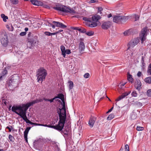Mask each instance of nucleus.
Here are the masks:
<instances>
[{
    "label": "nucleus",
    "instance_id": "obj_55",
    "mask_svg": "<svg viewBox=\"0 0 151 151\" xmlns=\"http://www.w3.org/2000/svg\"><path fill=\"white\" fill-rule=\"evenodd\" d=\"M55 99L56 98H55V97L53 99H49V101H50L51 103L53 102V100Z\"/></svg>",
    "mask_w": 151,
    "mask_h": 151
},
{
    "label": "nucleus",
    "instance_id": "obj_16",
    "mask_svg": "<svg viewBox=\"0 0 151 151\" xmlns=\"http://www.w3.org/2000/svg\"><path fill=\"white\" fill-rule=\"evenodd\" d=\"M51 128H53L59 131H61L63 129V127L59 124L58 123L57 125H51Z\"/></svg>",
    "mask_w": 151,
    "mask_h": 151
},
{
    "label": "nucleus",
    "instance_id": "obj_47",
    "mask_svg": "<svg viewBox=\"0 0 151 151\" xmlns=\"http://www.w3.org/2000/svg\"><path fill=\"white\" fill-rule=\"evenodd\" d=\"M51 32H45V34L46 35L51 36Z\"/></svg>",
    "mask_w": 151,
    "mask_h": 151
},
{
    "label": "nucleus",
    "instance_id": "obj_8",
    "mask_svg": "<svg viewBox=\"0 0 151 151\" xmlns=\"http://www.w3.org/2000/svg\"><path fill=\"white\" fill-rule=\"evenodd\" d=\"M139 42V40L137 38H134V40L131 41L129 43V47L128 50L133 48L137 45Z\"/></svg>",
    "mask_w": 151,
    "mask_h": 151
},
{
    "label": "nucleus",
    "instance_id": "obj_6",
    "mask_svg": "<svg viewBox=\"0 0 151 151\" xmlns=\"http://www.w3.org/2000/svg\"><path fill=\"white\" fill-rule=\"evenodd\" d=\"M19 77L17 75L14 76L9 81V86H14L17 87L19 82Z\"/></svg>",
    "mask_w": 151,
    "mask_h": 151
},
{
    "label": "nucleus",
    "instance_id": "obj_7",
    "mask_svg": "<svg viewBox=\"0 0 151 151\" xmlns=\"http://www.w3.org/2000/svg\"><path fill=\"white\" fill-rule=\"evenodd\" d=\"M147 27H145L143 28L141 31V33L139 34V38L141 39L142 43L146 39Z\"/></svg>",
    "mask_w": 151,
    "mask_h": 151
},
{
    "label": "nucleus",
    "instance_id": "obj_13",
    "mask_svg": "<svg viewBox=\"0 0 151 151\" xmlns=\"http://www.w3.org/2000/svg\"><path fill=\"white\" fill-rule=\"evenodd\" d=\"M130 93H131V91H129L128 92H125V93H123L121 96H119L117 98V99L116 100V101H118L122 99L125 98L126 96L129 95Z\"/></svg>",
    "mask_w": 151,
    "mask_h": 151
},
{
    "label": "nucleus",
    "instance_id": "obj_64",
    "mask_svg": "<svg viewBox=\"0 0 151 151\" xmlns=\"http://www.w3.org/2000/svg\"><path fill=\"white\" fill-rule=\"evenodd\" d=\"M24 30L25 31V32H26L27 31H28V29L27 27H26V28H25L24 29Z\"/></svg>",
    "mask_w": 151,
    "mask_h": 151
},
{
    "label": "nucleus",
    "instance_id": "obj_52",
    "mask_svg": "<svg viewBox=\"0 0 151 151\" xmlns=\"http://www.w3.org/2000/svg\"><path fill=\"white\" fill-rule=\"evenodd\" d=\"M127 55V56H125V57L126 58H128L129 57V56H128V55H129V52H127L126 53V55Z\"/></svg>",
    "mask_w": 151,
    "mask_h": 151
},
{
    "label": "nucleus",
    "instance_id": "obj_60",
    "mask_svg": "<svg viewBox=\"0 0 151 151\" xmlns=\"http://www.w3.org/2000/svg\"><path fill=\"white\" fill-rule=\"evenodd\" d=\"M24 138L26 141L27 142L28 140H27V136H26V137H25V136H24Z\"/></svg>",
    "mask_w": 151,
    "mask_h": 151
},
{
    "label": "nucleus",
    "instance_id": "obj_40",
    "mask_svg": "<svg viewBox=\"0 0 151 151\" xmlns=\"http://www.w3.org/2000/svg\"><path fill=\"white\" fill-rule=\"evenodd\" d=\"M98 2V0H90L88 1V3L89 4L93 3Z\"/></svg>",
    "mask_w": 151,
    "mask_h": 151
},
{
    "label": "nucleus",
    "instance_id": "obj_43",
    "mask_svg": "<svg viewBox=\"0 0 151 151\" xmlns=\"http://www.w3.org/2000/svg\"><path fill=\"white\" fill-rule=\"evenodd\" d=\"M26 34V32H21L20 33L19 35L21 36H23L25 35Z\"/></svg>",
    "mask_w": 151,
    "mask_h": 151
},
{
    "label": "nucleus",
    "instance_id": "obj_48",
    "mask_svg": "<svg viewBox=\"0 0 151 151\" xmlns=\"http://www.w3.org/2000/svg\"><path fill=\"white\" fill-rule=\"evenodd\" d=\"M104 16L105 17L106 16V17L108 18H110L112 16V14H110L108 15H107V14H104Z\"/></svg>",
    "mask_w": 151,
    "mask_h": 151
},
{
    "label": "nucleus",
    "instance_id": "obj_38",
    "mask_svg": "<svg viewBox=\"0 0 151 151\" xmlns=\"http://www.w3.org/2000/svg\"><path fill=\"white\" fill-rule=\"evenodd\" d=\"M132 96L136 97L137 96V93L136 91H134L132 92L131 94Z\"/></svg>",
    "mask_w": 151,
    "mask_h": 151
},
{
    "label": "nucleus",
    "instance_id": "obj_33",
    "mask_svg": "<svg viewBox=\"0 0 151 151\" xmlns=\"http://www.w3.org/2000/svg\"><path fill=\"white\" fill-rule=\"evenodd\" d=\"M7 74V71L6 69H4L2 72L1 73L0 75L2 76Z\"/></svg>",
    "mask_w": 151,
    "mask_h": 151
},
{
    "label": "nucleus",
    "instance_id": "obj_50",
    "mask_svg": "<svg viewBox=\"0 0 151 151\" xmlns=\"http://www.w3.org/2000/svg\"><path fill=\"white\" fill-rule=\"evenodd\" d=\"M129 33V31L128 30H127L126 31H125L124 33V35H128Z\"/></svg>",
    "mask_w": 151,
    "mask_h": 151
},
{
    "label": "nucleus",
    "instance_id": "obj_14",
    "mask_svg": "<svg viewBox=\"0 0 151 151\" xmlns=\"http://www.w3.org/2000/svg\"><path fill=\"white\" fill-rule=\"evenodd\" d=\"M121 16H115L113 17V21L116 23H121Z\"/></svg>",
    "mask_w": 151,
    "mask_h": 151
},
{
    "label": "nucleus",
    "instance_id": "obj_34",
    "mask_svg": "<svg viewBox=\"0 0 151 151\" xmlns=\"http://www.w3.org/2000/svg\"><path fill=\"white\" fill-rule=\"evenodd\" d=\"M12 3L14 4H17L18 3V0H10Z\"/></svg>",
    "mask_w": 151,
    "mask_h": 151
},
{
    "label": "nucleus",
    "instance_id": "obj_44",
    "mask_svg": "<svg viewBox=\"0 0 151 151\" xmlns=\"http://www.w3.org/2000/svg\"><path fill=\"white\" fill-rule=\"evenodd\" d=\"M148 95L149 96H151V89L148 90L147 91Z\"/></svg>",
    "mask_w": 151,
    "mask_h": 151
},
{
    "label": "nucleus",
    "instance_id": "obj_54",
    "mask_svg": "<svg viewBox=\"0 0 151 151\" xmlns=\"http://www.w3.org/2000/svg\"><path fill=\"white\" fill-rule=\"evenodd\" d=\"M141 74H142V73L140 71H139L137 73V76L139 77L140 76H141Z\"/></svg>",
    "mask_w": 151,
    "mask_h": 151
},
{
    "label": "nucleus",
    "instance_id": "obj_2",
    "mask_svg": "<svg viewBox=\"0 0 151 151\" xmlns=\"http://www.w3.org/2000/svg\"><path fill=\"white\" fill-rule=\"evenodd\" d=\"M53 8L55 10L63 12L69 13L71 14L76 13V11L73 9L69 7H66L61 4H57L55 6L53 7Z\"/></svg>",
    "mask_w": 151,
    "mask_h": 151
},
{
    "label": "nucleus",
    "instance_id": "obj_5",
    "mask_svg": "<svg viewBox=\"0 0 151 151\" xmlns=\"http://www.w3.org/2000/svg\"><path fill=\"white\" fill-rule=\"evenodd\" d=\"M58 113L59 117V121L58 123L63 128L66 117V112H61V111H58Z\"/></svg>",
    "mask_w": 151,
    "mask_h": 151
},
{
    "label": "nucleus",
    "instance_id": "obj_15",
    "mask_svg": "<svg viewBox=\"0 0 151 151\" xmlns=\"http://www.w3.org/2000/svg\"><path fill=\"white\" fill-rule=\"evenodd\" d=\"M87 25L90 27H94L97 26V24L96 22H93L90 21L88 22Z\"/></svg>",
    "mask_w": 151,
    "mask_h": 151
},
{
    "label": "nucleus",
    "instance_id": "obj_32",
    "mask_svg": "<svg viewBox=\"0 0 151 151\" xmlns=\"http://www.w3.org/2000/svg\"><path fill=\"white\" fill-rule=\"evenodd\" d=\"M94 32L92 31L88 32H86V34L89 36H91L93 35L94 34Z\"/></svg>",
    "mask_w": 151,
    "mask_h": 151
},
{
    "label": "nucleus",
    "instance_id": "obj_42",
    "mask_svg": "<svg viewBox=\"0 0 151 151\" xmlns=\"http://www.w3.org/2000/svg\"><path fill=\"white\" fill-rule=\"evenodd\" d=\"M125 151H129V146L128 145H126L125 146Z\"/></svg>",
    "mask_w": 151,
    "mask_h": 151
},
{
    "label": "nucleus",
    "instance_id": "obj_27",
    "mask_svg": "<svg viewBox=\"0 0 151 151\" xmlns=\"http://www.w3.org/2000/svg\"><path fill=\"white\" fill-rule=\"evenodd\" d=\"M1 17L3 19V20L4 22L6 21V19H8L7 16H6L4 14H1Z\"/></svg>",
    "mask_w": 151,
    "mask_h": 151
},
{
    "label": "nucleus",
    "instance_id": "obj_63",
    "mask_svg": "<svg viewBox=\"0 0 151 151\" xmlns=\"http://www.w3.org/2000/svg\"><path fill=\"white\" fill-rule=\"evenodd\" d=\"M31 34V32H29V33L28 34V37H30Z\"/></svg>",
    "mask_w": 151,
    "mask_h": 151
},
{
    "label": "nucleus",
    "instance_id": "obj_1",
    "mask_svg": "<svg viewBox=\"0 0 151 151\" xmlns=\"http://www.w3.org/2000/svg\"><path fill=\"white\" fill-rule=\"evenodd\" d=\"M43 99H36L31 102L27 103L26 104H24L22 106H13L12 108V110L13 111H15V110H19V108H21L22 111H26L29 107L33 104L42 101Z\"/></svg>",
    "mask_w": 151,
    "mask_h": 151
},
{
    "label": "nucleus",
    "instance_id": "obj_45",
    "mask_svg": "<svg viewBox=\"0 0 151 151\" xmlns=\"http://www.w3.org/2000/svg\"><path fill=\"white\" fill-rule=\"evenodd\" d=\"M148 72L150 73V75H151V64L149 65Z\"/></svg>",
    "mask_w": 151,
    "mask_h": 151
},
{
    "label": "nucleus",
    "instance_id": "obj_62",
    "mask_svg": "<svg viewBox=\"0 0 151 151\" xmlns=\"http://www.w3.org/2000/svg\"><path fill=\"white\" fill-rule=\"evenodd\" d=\"M63 31V30H62V29H60V30H59L58 32H57V34L58 33H60L62 32Z\"/></svg>",
    "mask_w": 151,
    "mask_h": 151
},
{
    "label": "nucleus",
    "instance_id": "obj_20",
    "mask_svg": "<svg viewBox=\"0 0 151 151\" xmlns=\"http://www.w3.org/2000/svg\"><path fill=\"white\" fill-rule=\"evenodd\" d=\"M55 97L56 99L59 98L62 101L64 100V95L62 93H59L58 94L57 96H55Z\"/></svg>",
    "mask_w": 151,
    "mask_h": 151
},
{
    "label": "nucleus",
    "instance_id": "obj_19",
    "mask_svg": "<svg viewBox=\"0 0 151 151\" xmlns=\"http://www.w3.org/2000/svg\"><path fill=\"white\" fill-rule=\"evenodd\" d=\"M95 122V119L94 118H91L89 120L88 124L91 127L93 126Z\"/></svg>",
    "mask_w": 151,
    "mask_h": 151
},
{
    "label": "nucleus",
    "instance_id": "obj_46",
    "mask_svg": "<svg viewBox=\"0 0 151 151\" xmlns=\"http://www.w3.org/2000/svg\"><path fill=\"white\" fill-rule=\"evenodd\" d=\"M11 128L13 129L12 126H9V127L7 126L6 127V129H8L9 130V132H10L11 131Z\"/></svg>",
    "mask_w": 151,
    "mask_h": 151
},
{
    "label": "nucleus",
    "instance_id": "obj_59",
    "mask_svg": "<svg viewBox=\"0 0 151 151\" xmlns=\"http://www.w3.org/2000/svg\"><path fill=\"white\" fill-rule=\"evenodd\" d=\"M57 34V32H54V33H51V35H55Z\"/></svg>",
    "mask_w": 151,
    "mask_h": 151
},
{
    "label": "nucleus",
    "instance_id": "obj_4",
    "mask_svg": "<svg viewBox=\"0 0 151 151\" xmlns=\"http://www.w3.org/2000/svg\"><path fill=\"white\" fill-rule=\"evenodd\" d=\"M19 110H15L14 111L18 115L22 118L27 123L29 124L32 125H34L35 123L31 122L27 118L26 116V111H22L21 108H19Z\"/></svg>",
    "mask_w": 151,
    "mask_h": 151
},
{
    "label": "nucleus",
    "instance_id": "obj_30",
    "mask_svg": "<svg viewBox=\"0 0 151 151\" xmlns=\"http://www.w3.org/2000/svg\"><path fill=\"white\" fill-rule=\"evenodd\" d=\"M114 116V115L113 114H111L109 115L107 118V119L108 120H111L113 119Z\"/></svg>",
    "mask_w": 151,
    "mask_h": 151
},
{
    "label": "nucleus",
    "instance_id": "obj_51",
    "mask_svg": "<svg viewBox=\"0 0 151 151\" xmlns=\"http://www.w3.org/2000/svg\"><path fill=\"white\" fill-rule=\"evenodd\" d=\"M71 29H73L74 30H78L79 28L78 27H72Z\"/></svg>",
    "mask_w": 151,
    "mask_h": 151
},
{
    "label": "nucleus",
    "instance_id": "obj_28",
    "mask_svg": "<svg viewBox=\"0 0 151 151\" xmlns=\"http://www.w3.org/2000/svg\"><path fill=\"white\" fill-rule=\"evenodd\" d=\"M68 83L69 84V87L70 89H71L73 87V82L71 81H69Z\"/></svg>",
    "mask_w": 151,
    "mask_h": 151
},
{
    "label": "nucleus",
    "instance_id": "obj_25",
    "mask_svg": "<svg viewBox=\"0 0 151 151\" xmlns=\"http://www.w3.org/2000/svg\"><path fill=\"white\" fill-rule=\"evenodd\" d=\"M63 104L62 106L63 107L61 109H60V111H61V110H63V112H64V113L66 112V109H65V100L63 101H62Z\"/></svg>",
    "mask_w": 151,
    "mask_h": 151
},
{
    "label": "nucleus",
    "instance_id": "obj_12",
    "mask_svg": "<svg viewBox=\"0 0 151 151\" xmlns=\"http://www.w3.org/2000/svg\"><path fill=\"white\" fill-rule=\"evenodd\" d=\"M52 23L53 24H55V26L57 27L63 28L67 27V26L66 25L64 24L63 23L60 22H59L53 21Z\"/></svg>",
    "mask_w": 151,
    "mask_h": 151
},
{
    "label": "nucleus",
    "instance_id": "obj_18",
    "mask_svg": "<svg viewBox=\"0 0 151 151\" xmlns=\"http://www.w3.org/2000/svg\"><path fill=\"white\" fill-rule=\"evenodd\" d=\"M111 25V22L108 21L104 22V29L109 28Z\"/></svg>",
    "mask_w": 151,
    "mask_h": 151
},
{
    "label": "nucleus",
    "instance_id": "obj_11",
    "mask_svg": "<svg viewBox=\"0 0 151 151\" xmlns=\"http://www.w3.org/2000/svg\"><path fill=\"white\" fill-rule=\"evenodd\" d=\"M83 39L82 38L80 39V43L79 45V49L80 52L84 51L85 48L84 43L83 41Z\"/></svg>",
    "mask_w": 151,
    "mask_h": 151
},
{
    "label": "nucleus",
    "instance_id": "obj_29",
    "mask_svg": "<svg viewBox=\"0 0 151 151\" xmlns=\"http://www.w3.org/2000/svg\"><path fill=\"white\" fill-rule=\"evenodd\" d=\"M97 9H98V14L101 15V16H102V11H103V8L101 7H98L97 8Z\"/></svg>",
    "mask_w": 151,
    "mask_h": 151
},
{
    "label": "nucleus",
    "instance_id": "obj_17",
    "mask_svg": "<svg viewBox=\"0 0 151 151\" xmlns=\"http://www.w3.org/2000/svg\"><path fill=\"white\" fill-rule=\"evenodd\" d=\"M101 17L100 15L96 14L93 16L92 17V21L93 22H96L99 20L101 18Z\"/></svg>",
    "mask_w": 151,
    "mask_h": 151
},
{
    "label": "nucleus",
    "instance_id": "obj_21",
    "mask_svg": "<svg viewBox=\"0 0 151 151\" xmlns=\"http://www.w3.org/2000/svg\"><path fill=\"white\" fill-rule=\"evenodd\" d=\"M127 78L128 80L130 82L132 83L133 82V79L132 76L129 73H128L127 75Z\"/></svg>",
    "mask_w": 151,
    "mask_h": 151
},
{
    "label": "nucleus",
    "instance_id": "obj_35",
    "mask_svg": "<svg viewBox=\"0 0 151 151\" xmlns=\"http://www.w3.org/2000/svg\"><path fill=\"white\" fill-rule=\"evenodd\" d=\"M133 16L135 18V21H137L139 19V17L138 15L134 14Z\"/></svg>",
    "mask_w": 151,
    "mask_h": 151
},
{
    "label": "nucleus",
    "instance_id": "obj_24",
    "mask_svg": "<svg viewBox=\"0 0 151 151\" xmlns=\"http://www.w3.org/2000/svg\"><path fill=\"white\" fill-rule=\"evenodd\" d=\"M144 81L146 83L151 84V77H148L145 78Z\"/></svg>",
    "mask_w": 151,
    "mask_h": 151
},
{
    "label": "nucleus",
    "instance_id": "obj_3",
    "mask_svg": "<svg viewBox=\"0 0 151 151\" xmlns=\"http://www.w3.org/2000/svg\"><path fill=\"white\" fill-rule=\"evenodd\" d=\"M47 75L46 70L43 68H40L38 69L36 76L37 81H41L42 83L44 80Z\"/></svg>",
    "mask_w": 151,
    "mask_h": 151
},
{
    "label": "nucleus",
    "instance_id": "obj_22",
    "mask_svg": "<svg viewBox=\"0 0 151 151\" xmlns=\"http://www.w3.org/2000/svg\"><path fill=\"white\" fill-rule=\"evenodd\" d=\"M121 23L125 22L128 19V17L125 16H121Z\"/></svg>",
    "mask_w": 151,
    "mask_h": 151
},
{
    "label": "nucleus",
    "instance_id": "obj_9",
    "mask_svg": "<svg viewBox=\"0 0 151 151\" xmlns=\"http://www.w3.org/2000/svg\"><path fill=\"white\" fill-rule=\"evenodd\" d=\"M60 50L61 51L62 55L64 58H65L66 54H69L71 53L70 50L66 49L65 50V46L63 45L60 46Z\"/></svg>",
    "mask_w": 151,
    "mask_h": 151
},
{
    "label": "nucleus",
    "instance_id": "obj_41",
    "mask_svg": "<svg viewBox=\"0 0 151 151\" xmlns=\"http://www.w3.org/2000/svg\"><path fill=\"white\" fill-rule=\"evenodd\" d=\"M83 77L86 78H88L90 77V74L88 73H86L85 74Z\"/></svg>",
    "mask_w": 151,
    "mask_h": 151
},
{
    "label": "nucleus",
    "instance_id": "obj_53",
    "mask_svg": "<svg viewBox=\"0 0 151 151\" xmlns=\"http://www.w3.org/2000/svg\"><path fill=\"white\" fill-rule=\"evenodd\" d=\"M113 108H114V107H113V106L112 107H111V108L110 109H109V111H107V112H106V113L107 114H108V113H109V112H111V111H112V110H113Z\"/></svg>",
    "mask_w": 151,
    "mask_h": 151
},
{
    "label": "nucleus",
    "instance_id": "obj_36",
    "mask_svg": "<svg viewBox=\"0 0 151 151\" xmlns=\"http://www.w3.org/2000/svg\"><path fill=\"white\" fill-rule=\"evenodd\" d=\"M78 31L80 32L83 33H86V30L85 29L82 28V29H79Z\"/></svg>",
    "mask_w": 151,
    "mask_h": 151
},
{
    "label": "nucleus",
    "instance_id": "obj_58",
    "mask_svg": "<svg viewBox=\"0 0 151 151\" xmlns=\"http://www.w3.org/2000/svg\"><path fill=\"white\" fill-rule=\"evenodd\" d=\"M135 104H139V105H142V103H141L140 102H138V101L136 102H135Z\"/></svg>",
    "mask_w": 151,
    "mask_h": 151
},
{
    "label": "nucleus",
    "instance_id": "obj_31",
    "mask_svg": "<svg viewBox=\"0 0 151 151\" xmlns=\"http://www.w3.org/2000/svg\"><path fill=\"white\" fill-rule=\"evenodd\" d=\"M62 132L64 134V136L66 137L68 136V135L69 133V131L68 130H65L64 131H63Z\"/></svg>",
    "mask_w": 151,
    "mask_h": 151
},
{
    "label": "nucleus",
    "instance_id": "obj_37",
    "mask_svg": "<svg viewBox=\"0 0 151 151\" xmlns=\"http://www.w3.org/2000/svg\"><path fill=\"white\" fill-rule=\"evenodd\" d=\"M136 129L138 131H142L144 129V128L140 126H137Z\"/></svg>",
    "mask_w": 151,
    "mask_h": 151
},
{
    "label": "nucleus",
    "instance_id": "obj_56",
    "mask_svg": "<svg viewBox=\"0 0 151 151\" xmlns=\"http://www.w3.org/2000/svg\"><path fill=\"white\" fill-rule=\"evenodd\" d=\"M36 1V0H31L30 2L32 3L33 5H34L35 4V2Z\"/></svg>",
    "mask_w": 151,
    "mask_h": 151
},
{
    "label": "nucleus",
    "instance_id": "obj_57",
    "mask_svg": "<svg viewBox=\"0 0 151 151\" xmlns=\"http://www.w3.org/2000/svg\"><path fill=\"white\" fill-rule=\"evenodd\" d=\"M50 26L52 27L53 28V29H54L55 28V24H54V25L53 24H50Z\"/></svg>",
    "mask_w": 151,
    "mask_h": 151
},
{
    "label": "nucleus",
    "instance_id": "obj_10",
    "mask_svg": "<svg viewBox=\"0 0 151 151\" xmlns=\"http://www.w3.org/2000/svg\"><path fill=\"white\" fill-rule=\"evenodd\" d=\"M1 42L3 46L6 47L9 43V40L7 36H5L2 37L1 40Z\"/></svg>",
    "mask_w": 151,
    "mask_h": 151
},
{
    "label": "nucleus",
    "instance_id": "obj_23",
    "mask_svg": "<svg viewBox=\"0 0 151 151\" xmlns=\"http://www.w3.org/2000/svg\"><path fill=\"white\" fill-rule=\"evenodd\" d=\"M31 127H28L26 128L24 132V136H25L26 137V136H27V134L29 132V130L30 129Z\"/></svg>",
    "mask_w": 151,
    "mask_h": 151
},
{
    "label": "nucleus",
    "instance_id": "obj_26",
    "mask_svg": "<svg viewBox=\"0 0 151 151\" xmlns=\"http://www.w3.org/2000/svg\"><path fill=\"white\" fill-rule=\"evenodd\" d=\"M43 4V3L40 1H39L37 0H36L35 2V4L34 5L39 6H42Z\"/></svg>",
    "mask_w": 151,
    "mask_h": 151
},
{
    "label": "nucleus",
    "instance_id": "obj_39",
    "mask_svg": "<svg viewBox=\"0 0 151 151\" xmlns=\"http://www.w3.org/2000/svg\"><path fill=\"white\" fill-rule=\"evenodd\" d=\"M9 138L10 141L12 142L14 141V137L11 135H9Z\"/></svg>",
    "mask_w": 151,
    "mask_h": 151
},
{
    "label": "nucleus",
    "instance_id": "obj_61",
    "mask_svg": "<svg viewBox=\"0 0 151 151\" xmlns=\"http://www.w3.org/2000/svg\"><path fill=\"white\" fill-rule=\"evenodd\" d=\"M40 126H43L46 127H47V125L46 124L44 125V124H40Z\"/></svg>",
    "mask_w": 151,
    "mask_h": 151
},
{
    "label": "nucleus",
    "instance_id": "obj_49",
    "mask_svg": "<svg viewBox=\"0 0 151 151\" xmlns=\"http://www.w3.org/2000/svg\"><path fill=\"white\" fill-rule=\"evenodd\" d=\"M83 20L85 21H87V23L88 22V21H90L89 19H88L86 17H83Z\"/></svg>",
    "mask_w": 151,
    "mask_h": 151
}]
</instances>
